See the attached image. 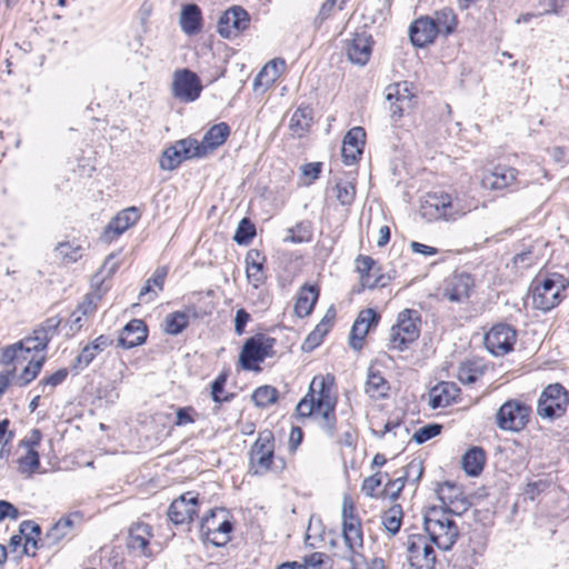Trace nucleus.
Masks as SVG:
<instances>
[{
    "label": "nucleus",
    "mask_w": 569,
    "mask_h": 569,
    "mask_svg": "<svg viewBox=\"0 0 569 569\" xmlns=\"http://www.w3.org/2000/svg\"><path fill=\"white\" fill-rule=\"evenodd\" d=\"M535 260H536V257L533 256V252L528 249V250H525L520 253H517L512 261H513V264L518 268H522V269H526V268H529L530 266H532L535 263Z\"/></svg>",
    "instance_id": "nucleus-62"
},
{
    "label": "nucleus",
    "mask_w": 569,
    "mask_h": 569,
    "mask_svg": "<svg viewBox=\"0 0 569 569\" xmlns=\"http://www.w3.org/2000/svg\"><path fill=\"white\" fill-rule=\"evenodd\" d=\"M336 317V311L333 307H330L322 320L317 325V327L313 329L317 333H320L321 337L325 338V336L329 332L333 325V320Z\"/></svg>",
    "instance_id": "nucleus-59"
},
{
    "label": "nucleus",
    "mask_w": 569,
    "mask_h": 569,
    "mask_svg": "<svg viewBox=\"0 0 569 569\" xmlns=\"http://www.w3.org/2000/svg\"><path fill=\"white\" fill-rule=\"evenodd\" d=\"M333 377H315L308 393L298 402L299 417H320V427L332 437L336 428L337 399L332 395Z\"/></svg>",
    "instance_id": "nucleus-1"
},
{
    "label": "nucleus",
    "mask_w": 569,
    "mask_h": 569,
    "mask_svg": "<svg viewBox=\"0 0 569 569\" xmlns=\"http://www.w3.org/2000/svg\"><path fill=\"white\" fill-rule=\"evenodd\" d=\"M219 513H226V510L223 508L210 509L209 512L201 519L199 531L203 542H211V535L213 533L217 523L220 521L218 519Z\"/></svg>",
    "instance_id": "nucleus-43"
},
{
    "label": "nucleus",
    "mask_w": 569,
    "mask_h": 569,
    "mask_svg": "<svg viewBox=\"0 0 569 569\" xmlns=\"http://www.w3.org/2000/svg\"><path fill=\"white\" fill-rule=\"evenodd\" d=\"M486 455L482 448H470L461 459L462 468L468 476H478L485 466Z\"/></svg>",
    "instance_id": "nucleus-32"
},
{
    "label": "nucleus",
    "mask_w": 569,
    "mask_h": 569,
    "mask_svg": "<svg viewBox=\"0 0 569 569\" xmlns=\"http://www.w3.org/2000/svg\"><path fill=\"white\" fill-rule=\"evenodd\" d=\"M183 161L184 159L182 158V154L178 148V143L176 142L173 146H170L163 150L159 164L162 170L172 171L177 169Z\"/></svg>",
    "instance_id": "nucleus-45"
},
{
    "label": "nucleus",
    "mask_w": 569,
    "mask_h": 569,
    "mask_svg": "<svg viewBox=\"0 0 569 569\" xmlns=\"http://www.w3.org/2000/svg\"><path fill=\"white\" fill-rule=\"evenodd\" d=\"M278 399V390L271 386H261L252 393V401L257 407L266 408Z\"/></svg>",
    "instance_id": "nucleus-48"
},
{
    "label": "nucleus",
    "mask_w": 569,
    "mask_h": 569,
    "mask_svg": "<svg viewBox=\"0 0 569 569\" xmlns=\"http://www.w3.org/2000/svg\"><path fill=\"white\" fill-rule=\"evenodd\" d=\"M417 472L416 480H419L422 476L423 468L421 461L412 460L410 461L406 468L403 475L399 476L396 479H389L386 483V491L392 500L398 499L400 492L405 487L406 479L412 473Z\"/></svg>",
    "instance_id": "nucleus-30"
},
{
    "label": "nucleus",
    "mask_w": 569,
    "mask_h": 569,
    "mask_svg": "<svg viewBox=\"0 0 569 569\" xmlns=\"http://www.w3.org/2000/svg\"><path fill=\"white\" fill-rule=\"evenodd\" d=\"M248 456L249 469L256 476L266 475L277 468L274 465V437L271 430L264 429L259 432Z\"/></svg>",
    "instance_id": "nucleus-6"
},
{
    "label": "nucleus",
    "mask_w": 569,
    "mask_h": 569,
    "mask_svg": "<svg viewBox=\"0 0 569 569\" xmlns=\"http://www.w3.org/2000/svg\"><path fill=\"white\" fill-rule=\"evenodd\" d=\"M409 560L415 569H433L436 563V553L433 547L429 545L425 537H413L408 543Z\"/></svg>",
    "instance_id": "nucleus-17"
},
{
    "label": "nucleus",
    "mask_w": 569,
    "mask_h": 569,
    "mask_svg": "<svg viewBox=\"0 0 569 569\" xmlns=\"http://www.w3.org/2000/svg\"><path fill=\"white\" fill-rule=\"evenodd\" d=\"M233 530V525L230 520H228L224 516L217 523V527L211 535V545L214 547H222L227 545L230 540V533Z\"/></svg>",
    "instance_id": "nucleus-46"
},
{
    "label": "nucleus",
    "mask_w": 569,
    "mask_h": 569,
    "mask_svg": "<svg viewBox=\"0 0 569 569\" xmlns=\"http://www.w3.org/2000/svg\"><path fill=\"white\" fill-rule=\"evenodd\" d=\"M250 23L248 12L240 6L226 10L218 21V33L226 39H233L244 31Z\"/></svg>",
    "instance_id": "nucleus-14"
},
{
    "label": "nucleus",
    "mask_w": 569,
    "mask_h": 569,
    "mask_svg": "<svg viewBox=\"0 0 569 569\" xmlns=\"http://www.w3.org/2000/svg\"><path fill=\"white\" fill-rule=\"evenodd\" d=\"M113 256L110 254L106 260H104V263L100 270V272L96 273L93 277H92V283L94 286H98V284H101L102 281H103V273H106V276H111L114 270L117 269V264L116 262H113Z\"/></svg>",
    "instance_id": "nucleus-60"
},
{
    "label": "nucleus",
    "mask_w": 569,
    "mask_h": 569,
    "mask_svg": "<svg viewBox=\"0 0 569 569\" xmlns=\"http://www.w3.org/2000/svg\"><path fill=\"white\" fill-rule=\"evenodd\" d=\"M336 198L342 206H350L356 197V187L350 181H339L336 183Z\"/></svg>",
    "instance_id": "nucleus-51"
},
{
    "label": "nucleus",
    "mask_w": 569,
    "mask_h": 569,
    "mask_svg": "<svg viewBox=\"0 0 569 569\" xmlns=\"http://www.w3.org/2000/svg\"><path fill=\"white\" fill-rule=\"evenodd\" d=\"M112 343L113 340L111 337L100 335L81 349L80 353L74 359L73 368L77 370L87 368L99 353L112 346Z\"/></svg>",
    "instance_id": "nucleus-24"
},
{
    "label": "nucleus",
    "mask_w": 569,
    "mask_h": 569,
    "mask_svg": "<svg viewBox=\"0 0 569 569\" xmlns=\"http://www.w3.org/2000/svg\"><path fill=\"white\" fill-rule=\"evenodd\" d=\"M254 236H256L254 224L248 218H243L240 220V222L238 224V228L233 236V240L238 244H248L253 239Z\"/></svg>",
    "instance_id": "nucleus-50"
},
{
    "label": "nucleus",
    "mask_w": 569,
    "mask_h": 569,
    "mask_svg": "<svg viewBox=\"0 0 569 569\" xmlns=\"http://www.w3.org/2000/svg\"><path fill=\"white\" fill-rule=\"evenodd\" d=\"M413 94L408 82H398L389 84L386 88V100L406 103V107H412Z\"/></svg>",
    "instance_id": "nucleus-38"
},
{
    "label": "nucleus",
    "mask_w": 569,
    "mask_h": 569,
    "mask_svg": "<svg viewBox=\"0 0 569 569\" xmlns=\"http://www.w3.org/2000/svg\"><path fill=\"white\" fill-rule=\"evenodd\" d=\"M437 36L438 29L428 16L416 19L409 28L410 41L418 48L432 43Z\"/></svg>",
    "instance_id": "nucleus-21"
},
{
    "label": "nucleus",
    "mask_w": 569,
    "mask_h": 569,
    "mask_svg": "<svg viewBox=\"0 0 569 569\" xmlns=\"http://www.w3.org/2000/svg\"><path fill=\"white\" fill-rule=\"evenodd\" d=\"M227 379L228 373L223 371L211 383V398L216 403L213 409L214 412L220 410L222 402H229L234 398V393H227L222 396Z\"/></svg>",
    "instance_id": "nucleus-39"
},
{
    "label": "nucleus",
    "mask_w": 569,
    "mask_h": 569,
    "mask_svg": "<svg viewBox=\"0 0 569 569\" xmlns=\"http://www.w3.org/2000/svg\"><path fill=\"white\" fill-rule=\"evenodd\" d=\"M431 20L438 29V34H443L446 37L456 30L458 23L457 16L450 8H443L436 11L433 17H431Z\"/></svg>",
    "instance_id": "nucleus-35"
},
{
    "label": "nucleus",
    "mask_w": 569,
    "mask_h": 569,
    "mask_svg": "<svg viewBox=\"0 0 569 569\" xmlns=\"http://www.w3.org/2000/svg\"><path fill=\"white\" fill-rule=\"evenodd\" d=\"M459 388L453 382L442 381L430 389L429 406L432 409L445 408L456 400Z\"/></svg>",
    "instance_id": "nucleus-26"
},
{
    "label": "nucleus",
    "mask_w": 569,
    "mask_h": 569,
    "mask_svg": "<svg viewBox=\"0 0 569 569\" xmlns=\"http://www.w3.org/2000/svg\"><path fill=\"white\" fill-rule=\"evenodd\" d=\"M470 208H466L459 200L453 201L446 192L427 193L420 204V213L428 221H453L465 216Z\"/></svg>",
    "instance_id": "nucleus-4"
},
{
    "label": "nucleus",
    "mask_w": 569,
    "mask_h": 569,
    "mask_svg": "<svg viewBox=\"0 0 569 569\" xmlns=\"http://www.w3.org/2000/svg\"><path fill=\"white\" fill-rule=\"evenodd\" d=\"M473 284L469 273H455L446 281L442 297L450 302L462 303L469 299Z\"/></svg>",
    "instance_id": "nucleus-18"
},
{
    "label": "nucleus",
    "mask_w": 569,
    "mask_h": 569,
    "mask_svg": "<svg viewBox=\"0 0 569 569\" xmlns=\"http://www.w3.org/2000/svg\"><path fill=\"white\" fill-rule=\"evenodd\" d=\"M483 373L482 368L472 361L461 363L458 370V379L463 385L475 383Z\"/></svg>",
    "instance_id": "nucleus-47"
},
{
    "label": "nucleus",
    "mask_w": 569,
    "mask_h": 569,
    "mask_svg": "<svg viewBox=\"0 0 569 569\" xmlns=\"http://www.w3.org/2000/svg\"><path fill=\"white\" fill-rule=\"evenodd\" d=\"M312 122V109L308 106L299 107L296 109V111L292 113L290 119V127L295 130V132H298L301 134L302 132L307 131Z\"/></svg>",
    "instance_id": "nucleus-42"
},
{
    "label": "nucleus",
    "mask_w": 569,
    "mask_h": 569,
    "mask_svg": "<svg viewBox=\"0 0 569 569\" xmlns=\"http://www.w3.org/2000/svg\"><path fill=\"white\" fill-rule=\"evenodd\" d=\"M56 254L66 264L73 263L82 257L83 248L76 242H60L57 244Z\"/></svg>",
    "instance_id": "nucleus-41"
},
{
    "label": "nucleus",
    "mask_w": 569,
    "mask_h": 569,
    "mask_svg": "<svg viewBox=\"0 0 569 569\" xmlns=\"http://www.w3.org/2000/svg\"><path fill=\"white\" fill-rule=\"evenodd\" d=\"M383 476L388 477V473L382 475L381 472H376L363 480L361 490L366 493V496H375L376 489L382 485Z\"/></svg>",
    "instance_id": "nucleus-55"
},
{
    "label": "nucleus",
    "mask_w": 569,
    "mask_h": 569,
    "mask_svg": "<svg viewBox=\"0 0 569 569\" xmlns=\"http://www.w3.org/2000/svg\"><path fill=\"white\" fill-rule=\"evenodd\" d=\"M263 264L264 263H256L253 266H247L246 268L248 281L256 288L259 287L266 279L263 273Z\"/></svg>",
    "instance_id": "nucleus-57"
},
{
    "label": "nucleus",
    "mask_w": 569,
    "mask_h": 569,
    "mask_svg": "<svg viewBox=\"0 0 569 569\" xmlns=\"http://www.w3.org/2000/svg\"><path fill=\"white\" fill-rule=\"evenodd\" d=\"M198 495L188 491L174 499L168 509V517L174 525L191 522L198 513Z\"/></svg>",
    "instance_id": "nucleus-15"
},
{
    "label": "nucleus",
    "mask_w": 569,
    "mask_h": 569,
    "mask_svg": "<svg viewBox=\"0 0 569 569\" xmlns=\"http://www.w3.org/2000/svg\"><path fill=\"white\" fill-rule=\"evenodd\" d=\"M152 537L151 527L143 522L133 523L129 529L127 546L139 556L150 557L149 542Z\"/></svg>",
    "instance_id": "nucleus-22"
},
{
    "label": "nucleus",
    "mask_w": 569,
    "mask_h": 569,
    "mask_svg": "<svg viewBox=\"0 0 569 569\" xmlns=\"http://www.w3.org/2000/svg\"><path fill=\"white\" fill-rule=\"evenodd\" d=\"M442 430V426L439 423H429L419 428L412 436V440L418 443H425L426 441L438 436Z\"/></svg>",
    "instance_id": "nucleus-54"
},
{
    "label": "nucleus",
    "mask_w": 569,
    "mask_h": 569,
    "mask_svg": "<svg viewBox=\"0 0 569 569\" xmlns=\"http://www.w3.org/2000/svg\"><path fill=\"white\" fill-rule=\"evenodd\" d=\"M101 297L102 292L100 288H97L96 290L84 296L83 300L78 305L76 310H79V312L83 316L92 315L96 311Z\"/></svg>",
    "instance_id": "nucleus-52"
},
{
    "label": "nucleus",
    "mask_w": 569,
    "mask_h": 569,
    "mask_svg": "<svg viewBox=\"0 0 569 569\" xmlns=\"http://www.w3.org/2000/svg\"><path fill=\"white\" fill-rule=\"evenodd\" d=\"M140 219V212L136 207L127 208L120 211L111 221L107 224L103 239L108 242L114 240L131 226L138 222Z\"/></svg>",
    "instance_id": "nucleus-20"
},
{
    "label": "nucleus",
    "mask_w": 569,
    "mask_h": 569,
    "mask_svg": "<svg viewBox=\"0 0 569 569\" xmlns=\"http://www.w3.org/2000/svg\"><path fill=\"white\" fill-rule=\"evenodd\" d=\"M530 408L518 400L506 401L497 411L496 422L501 430L520 431L528 423Z\"/></svg>",
    "instance_id": "nucleus-10"
},
{
    "label": "nucleus",
    "mask_w": 569,
    "mask_h": 569,
    "mask_svg": "<svg viewBox=\"0 0 569 569\" xmlns=\"http://www.w3.org/2000/svg\"><path fill=\"white\" fill-rule=\"evenodd\" d=\"M448 507H429L423 513V528L429 539L439 549L449 551L459 538V529Z\"/></svg>",
    "instance_id": "nucleus-2"
},
{
    "label": "nucleus",
    "mask_w": 569,
    "mask_h": 569,
    "mask_svg": "<svg viewBox=\"0 0 569 569\" xmlns=\"http://www.w3.org/2000/svg\"><path fill=\"white\" fill-rule=\"evenodd\" d=\"M21 473L31 476L40 467V456L37 450H27L26 455L18 460Z\"/></svg>",
    "instance_id": "nucleus-49"
},
{
    "label": "nucleus",
    "mask_w": 569,
    "mask_h": 569,
    "mask_svg": "<svg viewBox=\"0 0 569 569\" xmlns=\"http://www.w3.org/2000/svg\"><path fill=\"white\" fill-rule=\"evenodd\" d=\"M230 134V128L226 122L213 124L203 136L202 144L207 154L224 143Z\"/></svg>",
    "instance_id": "nucleus-33"
},
{
    "label": "nucleus",
    "mask_w": 569,
    "mask_h": 569,
    "mask_svg": "<svg viewBox=\"0 0 569 569\" xmlns=\"http://www.w3.org/2000/svg\"><path fill=\"white\" fill-rule=\"evenodd\" d=\"M347 56L353 63L363 66L368 62L371 54V37L362 33H356L347 43Z\"/></svg>",
    "instance_id": "nucleus-25"
},
{
    "label": "nucleus",
    "mask_w": 569,
    "mask_h": 569,
    "mask_svg": "<svg viewBox=\"0 0 569 569\" xmlns=\"http://www.w3.org/2000/svg\"><path fill=\"white\" fill-rule=\"evenodd\" d=\"M569 406V392L560 383L547 386L538 400L537 412L540 417L555 419L565 415Z\"/></svg>",
    "instance_id": "nucleus-9"
},
{
    "label": "nucleus",
    "mask_w": 569,
    "mask_h": 569,
    "mask_svg": "<svg viewBox=\"0 0 569 569\" xmlns=\"http://www.w3.org/2000/svg\"><path fill=\"white\" fill-rule=\"evenodd\" d=\"M68 377V370L66 368L57 370L54 373L41 380L40 385L42 386V391L47 386L54 388L61 385L66 378Z\"/></svg>",
    "instance_id": "nucleus-61"
},
{
    "label": "nucleus",
    "mask_w": 569,
    "mask_h": 569,
    "mask_svg": "<svg viewBox=\"0 0 569 569\" xmlns=\"http://www.w3.org/2000/svg\"><path fill=\"white\" fill-rule=\"evenodd\" d=\"M179 24L187 36L199 33L202 29V12L200 7L196 3L184 4L180 12Z\"/></svg>",
    "instance_id": "nucleus-27"
},
{
    "label": "nucleus",
    "mask_w": 569,
    "mask_h": 569,
    "mask_svg": "<svg viewBox=\"0 0 569 569\" xmlns=\"http://www.w3.org/2000/svg\"><path fill=\"white\" fill-rule=\"evenodd\" d=\"M43 362H44L43 357H41L38 360H31L24 367V369L22 370V372L19 376L20 386H26V385L30 383L33 379H36V377L38 376V373L40 372V370L43 366Z\"/></svg>",
    "instance_id": "nucleus-53"
},
{
    "label": "nucleus",
    "mask_w": 569,
    "mask_h": 569,
    "mask_svg": "<svg viewBox=\"0 0 569 569\" xmlns=\"http://www.w3.org/2000/svg\"><path fill=\"white\" fill-rule=\"evenodd\" d=\"M73 528V521L71 517H64L58 520L41 540V547L48 549L57 546Z\"/></svg>",
    "instance_id": "nucleus-31"
},
{
    "label": "nucleus",
    "mask_w": 569,
    "mask_h": 569,
    "mask_svg": "<svg viewBox=\"0 0 569 569\" xmlns=\"http://www.w3.org/2000/svg\"><path fill=\"white\" fill-rule=\"evenodd\" d=\"M196 416L197 411L191 406L178 408L174 425L183 427L193 423L196 421Z\"/></svg>",
    "instance_id": "nucleus-56"
},
{
    "label": "nucleus",
    "mask_w": 569,
    "mask_h": 569,
    "mask_svg": "<svg viewBox=\"0 0 569 569\" xmlns=\"http://www.w3.org/2000/svg\"><path fill=\"white\" fill-rule=\"evenodd\" d=\"M177 143L184 161L207 156L206 147H203L202 141L199 142L194 138L188 137L186 139L178 140Z\"/></svg>",
    "instance_id": "nucleus-37"
},
{
    "label": "nucleus",
    "mask_w": 569,
    "mask_h": 569,
    "mask_svg": "<svg viewBox=\"0 0 569 569\" xmlns=\"http://www.w3.org/2000/svg\"><path fill=\"white\" fill-rule=\"evenodd\" d=\"M517 338L516 330L507 323L493 326L485 335V346L493 356H503L513 349Z\"/></svg>",
    "instance_id": "nucleus-12"
},
{
    "label": "nucleus",
    "mask_w": 569,
    "mask_h": 569,
    "mask_svg": "<svg viewBox=\"0 0 569 569\" xmlns=\"http://www.w3.org/2000/svg\"><path fill=\"white\" fill-rule=\"evenodd\" d=\"M327 556L322 552H313L305 559V567L307 569H322L326 565Z\"/></svg>",
    "instance_id": "nucleus-64"
},
{
    "label": "nucleus",
    "mask_w": 569,
    "mask_h": 569,
    "mask_svg": "<svg viewBox=\"0 0 569 569\" xmlns=\"http://www.w3.org/2000/svg\"><path fill=\"white\" fill-rule=\"evenodd\" d=\"M382 525L385 529L391 535L395 536L401 527L402 522V509L400 505H395L383 512L381 517Z\"/></svg>",
    "instance_id": "nucleus-44"
},
{
    "label": "nucleus",
    "mask_w": 569,
    "mask_h": 569,
    "mask_svg": "<svg viewBox=\"0 0 569 569\" xmlns=\"http://www.w3.org/2000/svg\"><path fill=\"white\" fill-rule=\"evenodd\" d=\"M276 342L274 338L264 333H256L247 339L239 356L241 367L249 371H260L259 363L274 356Z\"/></svg>",
    "instance_id": "nucleus-7"
},
{
    "label": "nucleus",
    "mask_w": 569,
    "mask_h": 569,
    "mask_svg": "<svg viewBox=\"0 0 569 569\" xmlns=\"http://www.w3.org/2000/svg\"><path fill=\"white\" fill-rule=\"evenodd\" d=\"M342 537L348 548L347 559L351 569H359L365 557L359 552L363 547L362 522L357 512L355 502L349 495H345L341 509Z\"/></svg>",
    "instance_id": "nucleus-3"
},
{
    "label": "nucleus",
    "mask_w": 569,
    "mask_h": 569,
    "mask_svg": "<svg viewBox=\"0 0 569 569\" xmlns=\"http://www.w3.org/2000/svg\"><path fill=\"white\" fill-rule=\"evenodd\" d=\"M569 286V281L559 273H552L537 283L531 292L535 309L549 311L561 301V292Z\"/></svg>",
    "instance_id": "nucleus-8"
},
{
    "label": "nucleus",
    "mask_w": 569,
    "mask_h": 569,
    "mask_svg": "<svg viewBox=\"0 0 569 569\" xmlns=\"http://www.w3.org/2000/svg\"><path fill=\"white\" fill-rule=\"evenodd\" d=\"M366 143V131L362 127L351 128L345 136L341 156L347 166L355 164L362 154Z\"/></svg>",
    "instance_id": "nucleus-19"
},
{
    "label": "nucleus",
    "mask_w": 569,
    "mask_h": 569,
    "mask_svg": "<svg viewBox=\"0 0 569 569\" xmlns=\"http://www.w3.org/2000/svg\"><path fill=\"white\" fill-rule=\"evenodd\" d=\"M357 262V271L360 273V277L363 274H368L376 270V261L369 256H359L356 260Z\"/></svg>",
    "instance_id": "nucleus-63"
},
{
    "label": "nucleus",
    "mask_w": 569,
    "mask_h": 569,
    "mask_svg": "<svg viewBox=\"0 0 569 569\" xmlns=\"http://www.w3.org/2000/svg\"><path fill=\"white\" fill-rule=\"evenodd\" d=\"M202 91L199 77L189 69L177 70L173 73L172 96L182 102L197 100Z\"/></svg>",
    "instance_id": "nucleus-13"
},
{
    "label": "nucleus",
    "mask_w": 569,
    "mask_h": 569,
    "mask_svg": "<svg viewBox=\"0 0 569 569\" xmlns=\"http://www.w3.org/2000/svg\"><path fill=\"white\" fill-rule=\"evenodd\" d=\"M279 66H284V60L274 59L269 61L256 76L253 80V88L257 89L259 86H270L280 76Z\"/></svg>",
    "instance_id": "nucleus-36"
},
{
    "label": "nucleus",
    "mask_w": 569,
    "mask_h": 569,
    "mask_svg": "<svg viewBox=\"0 0 569 569\" xmlns=\"http://www.w3.org/2000/svg\"><path fill=\"white\" fill-rule=\"evenodd\" d=\"M189 325V316L183 311H174L164 318V332L170 336L181 333Z\"/></svg>",
    "instance_id": "nucleus-40"
},
{
    "label": "nucleus",
    "mask_w": 569,
    "mask_h": 569,
    "mask_svg": "<svg viewBox=\"0 0 569 569\" xmlns=\"http://www.w3.org/2000/svg\"><path fill=\"white\" fill-rule=\"evenodd\" d=\"M291 233L286 238V241H290L292 243H301L305 241H309L311 238V233L307 230L302 223L297 224L295 228L289 230Z\"/></svg>",
    "instance_id": "nucleus-58"
},
{
    "label": "nucleus",
    "mask_w": 569,
    "mask_h": 569,
    "mask_svg": "<svg viewBox=\"0 0 569 569\" xmlns=\"http://www.w3.org/2000/svg\"><path fill=\"white\" fill-rule=\"evenodd\" d=\"M148 337V329L143 320L132 319L121 330L118 345L124 349H131L142 345Z\"/></svg>",
    "instance_id": "nucleus-23"
},
{
    "label": "nucleus",
    "mask_w": 569,
    "mask_h": 569,
    "mask_svg": "<svg viewBox=\"0 0 569 569\" xmlns=\"http://www.w3.org/2000/svg\"><path fill=\"white\" fill-rule=\"evenodd\" d=\"M420 316L418 311L406 309L401 311L396 323L390 328L388 335V348L403 351L413 343L420 336Z\"/></svg>",
    "instance_id": "nucleus-5"
},
{
    "label": "nucleus",
    "mask_w": 569,
    "mask_h": 569,
    "mask_svg": "<svg viewBox=\"0 0 569 569\" xmlns=\"http://www.w3.org/2000/svg\"><path fill=\"white\" fill-rule=\"evenodd\" d=\"M379 320L380 315L371 308L360 311L350 330L349 346L356 351L361 350L366 336Z\"/></svg>",
    "instance_id": "nucleus-16"
},
{
    "label": "nucleus",
    "mask_w": 569,
    "mask_h": 569,
    "mask_svg": "<svg viewBox=\"0 0 569 569\" xmlns=\"http://www.w3.org/2000/svg\"><path fill=\"white\" fill-rule=\"evenodd\" d=\"M319 298V288L315 284H303L298 293L295 312L298 317L309 316Z\"/></svg>",
    "instance_id": "nucleus-29"
},
{
    "label": "nucleus",
    "mask_w": 569,
    "mask_h": 569,
    "mask_svg": "<svg viewBox=\"0 0 569 569\" xmlns=\"http://www.w3.org/2000/svg\"><path fill=\"white\" fill-rule=\"evenodd\" d=\"M389 383L378 371L369 370L365 392L372 399H383L388 396Z\"/></svg>",
    "instance_id": "nucleus-34"
},
{
    "label": "nucleus",
    "mask_w": 569,
    "mask_h": 569,
    "mask_svg": "<svg viewBox=\"0 0 569 569\" xmlns=\"http://www.w3.org/2000/svg\"><path fill=\"white\" fill-rule=\"evenodd\" d=\"M60 323L61 319L58 316L48 318L33 330L31 336L17 342L16 347H20L26 352L44 350L57 333Z\"/></svg>",
    "instance_id": "nucleus-11"
},
{
    "label": "nucleus",
    "mask_w": 569,
    "mask_h": 569,
    "mask_svg": "<svg viewBox=\"0 0 569 569\" xmlns=\"http://www.w3.org/2000/svg\"><path fill=\"white\" fill-rule=\"evenodd\" d=\"M517 170L507 166H496L493 170L487 174L482 182L491 190H502L515 182Z\"/></svg>",
    "instance_id": "nucleus-28"
}]
</instances>
